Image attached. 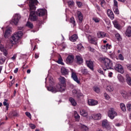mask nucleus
<instances>
[{
	"label": "nucleus",
	"instance_id": "f257e3e1",
	"mask_svg": "<svg viewBox=\"0 0 131 131\" xmlns=\"http://www.w3.org/2000/svg\"><path fill=\"white\" fill-rule=\"evenodd\" d=\"M60 83L57 84L55 86H49L47 88L48 91L56 94V93H62L65 92L66 90V79L64 77L60 76L59 78Z\"/></svg>",
	"mask_w": 131,
	"mask_h": 131
},
{
	"label": "nucleus",
	"instance_id": "f03ea898",
	"mask_svg": "<svg viewBox=\"0 0 131 131\" xmlns=\"http://www.w3.org/2000/svg\"><path fill=\"white\" fill-rule=\"evenodd\" d=\"M22 35H23L22 31H18L14 33L9 40V43L10 47H13V45L18 43V41L20 39V37H21Z\"/></svg>",
	"mask_w": 131,
	"mask_h": 131
},
{
	"label": "nucleus",
	"instance_id": "7ed1b4c3",
	"mask_svg": "<svg viewBox=\"0 0 131 131\" xmlns=\"http://www.w3.org/2000/svg\"><path fill=\"white\" fill-rule=\"evenodd\" d=\"M102 61L104 64L103 70H104V71H106L107 69H112V67H113V63L110 59L102 58Z\"/></svg>",
	"mask_w": 131,
	"mask_h": 131
},
{
	"label": "nucleus",
	"instance_id": "20e7f679",
	"mask_svg": "<svg viewBox=\"0 0 131 131\" xmlns=\"http://www.w3.org/2000/svg\"><path fill=\"white\" fill-rule=\"evenodd\" d=\"M21 19V15L19 14H15L13 16V19L11 20V24L17 25Z\"/></svg>",
	"mask_w": 131,
	"mask_h": 131
},
{
	"label": "nucleus",
	"instance_id": "39448f33",
	"mask_svg": "<svg viewBox=\"0 0 131 131\" xmlns=\"http://www.w3.org/2000/svg\"><path fill=\"white\" fill-rule=\"evenodd\" d=\"M108 116L111 119H114V118L117 116V113H116L114 108H111L108 111Z\"/></svg>",
	"mask_w": 131,
	"mask_h": 131
},
{
	"label": "nucleus",
	"instance_id": "423d86ee",
	"mask_svg": "<svg viewBox=\"0 0 131 131\" xmlns=\"http://www.w3.org/2000/svg\"><path fill=\"white\" fill-rule=\"evenodd\" d=\"M37 5V0H30L29 1V7L30 10L35 11L36 10V6Z\"/></svg>",
	"mask_w": 131,
	"mask_h": 131
},
{
	"label": "nucleus",
	"instance_id": "0eeeda50",
	"mask_svg": "<svg viewBox=\"0 0 131 131\" xmlns=\"http://www.w3.org/2000/svg\"><path fill=\"white\" fill-rule=\"evenodd\" d=\"M71 72L72 78H73L74 81H76L77 83H80V82L78 80V78L77 77V75H76V72H75V71L73 69H71Z\"/></svg>",
	"mask_w": 131,
	"mask_h": 131
},
{
	"label": "nucleus",
	"instance_id": "6e6552de",
	"mask_svg": "<svg viewBox=\"0 0 131 131\" xmlns=\"http://www.w3.org/2000/svg\"><path fill=\"white\" fill-rule=\"evenodd\" d=\"M114 68L115 70L118 72H120V73H123V72H124V71L123 70V67H122V66L119 63H116Z\"/></svg>",
	"mask_w": 131,
	"mask_h": 131
},
{
	"label": "nucleus",
	"instance_id": "1a4fd4ad",
	"mask_svg": "<svg viewBox=\"0 0 131 131\" xmlns=\"http://www.w3.org/2000/svg\"><path fill=\"white\" fill-rule=\"evenodd\" d=\"M47 13V10L43 9H39L36 12V15L39 16V17H42V16H45Z\"/></svg>",
	"mask_w": 131,
	"mask_h": 131
},
{
	"label": "nucleus",
	"instance_id": "9d476101",
	"mask_svg": "<svg viewBox=\"0 0 131 131\" xmlns=\"http://www.w3.org/2000/svg\"><path fill=\"white\" fill-rule=\"evenodd\" d=\"M102 126L106 129H111V126L107 120H103L102 123Z\"/></svg>",
	"mask_w": 131,
	"mask_h": 131
},
{
	"label": "nucleus",
	"instance_id": "9b49d317",
	"mask_svg": "<svg viewBox=\"0 0 131 131\" xmlns=\"http://www.w3.org/2000/svg\"><path fill=\"white\" fill-rule=\"evenodd\" d=\"M29 19L31 21H36L37 20V16H36L35 12L34 11H31Z\"/></svg>",
	"mask_w": 131,
	"mask_h": 131
},
{
	"label": "nucleus",
	"instance_id": "f8f14e48",
	"mask_svg": "<svg viewBox=\"0 0 131 131\" xmlns=\"http://www.w3.org/2000/svg\"><path fill=\"white\" fill-rule=\"evenodd\" d=\"M86 66L91 70L92 71H94V62L92 61V60H86Z\"/></svg>",
	"mask_w": 131,
	"mask_h": 131
},
{
	"label": "nucleus",
	"instance_id": "ddd939ff",
	"mask_svg": "<svg viewBox=\"0 0 131 131\" xmlns=\"http://www.w3.org/2000/svg\"><path fill=\"white\" fill-rule=\"evenodd\" d=\"M67 64H72L73 61H74V56L73 55H68L66 59Z\"/></svg>",
	"mask_w": 131,
	"mask_h": 131
},
{
	"label": "nucleus",
	"instance_id": "4468645a",
	"mask_svg": "<svg viewBox=\"0 0 131 131\" xmlns=\"http://www.w3.org/2000/svg\"><path fill=\"white\" fill-rule=\"evenodd\" d=\"M76 63L78 64V65H81L82 63H83V58L79 55L76 56Z\"/></svg>",
	"mask_w": 131,
	"mask_h": 131
},
{
	"label": "nucleus",
	"instance_id": "2eb2a0df",
	"mask_svg": "<svg viewBox=\"0 0 131 131\" xmlns=\"http://www.w3.org/2000/svg\"><path fill=\"white\" fill-rule=\"evenodd\" d=\"M98 38H104L107 36V34L104 32L99 31L97 34Z\"/></svg>",
	"mask_w": 131,
	"mask_h": 131
},
{
	"label": "nucleus",
	"instance_id": "dca6fc26",
	"mask_svg": "<svg viewBox=\"0 0 131 131\" xmlns=\"http://www.w3.org/2000/svg\"><path fill=\"white\" fill-rule=\"evenodd\" d=\"M88 104L90 106H95V105H98V101L94 99H89Z\"/></svg>",
	"mask_w": 131,
	"mask_h": 131
},
{
	"label": "nucleus",
	"instance_id": "f3484780",
	"mask_svg": "<svg viewBox=\"0 0 131 131\" xmlns=\"http://www.w3.org/2000/svg\"><path fill=\"white\" fill-rule=\"evenodd\" d=\"M92 117L93 119H95V120H100V119L102 118V116L101 114H94L92 115Z\"/></svg>",
	"mask_w": 131,
	"mask_h": 131
},
{
	"label": "nucleus",
	"instance_id": "a211bd4d",
	"mask_svg": "<svg viewBox=\"0 0 131 131\" xmlns=\"http://www.w3.org/2000/svg\"><path fill=\"white\" fill-rule=\"evenodd\" d=\"M125 35L127 37H131V27L128 26L125 32Z\"/></svg>",
	"mask_w": 131,
	"mask_h": 131
},
{
	"label": "nucleus",
	"instance_id": "6ab92c4d",
	"mask_svg": "<svg viewBox=\"0 0 131 131\" xmlns=\"http://www.w3.org/2000/svg\"><path fill=\"white\" fill-rule=\"evenodd\" d=\"M61 72L62 75H68L69 73V71L64 67L61 68Z\"/></svg>",
	"mask_w": 131,
	"mask_h": 131
},
{
	"label": "nucleus",
	"instance_id": "aec40b11",
	"mask_svg": "<svg viewBox=\"0 0 131 131\" xmlns=\"http://www.w3.org/2000/svg\"><path fill=\"white\" fill-rule=\"evenodd\" d=\"M77 16L78 17V20L79 21V23H81L82 22V20L83 19V15H82V13H81V12L78 11L77 12Z\"/></svg>",
	"mask_w": 131,
	"mask_h": 131
},
{
	"label": "nucleus",
	"instance_id": "412c9836",
	"mask_svg": "<svg viewBox=\"0 0 131 131\" xmlns=\"http://www.w3.org/2000/svg\"><path fill=\"white\" fill-rule=\"evenodd\" d=\"M107 13L110 19H111V20H113V19H114V14H113V12H112L111 10L108 9L107 10Z\"/></svg>",
	"mask_w": 131,
	"mask_h": 131
},
{
	"label": "nucleus",
	"instance_id": "4be33fe9",
	"mask_svg": "<svg viewBox=\"0 0 131 131\" xmlns=\"http://www.w3.org/2000/svg\"><path fill=\"white\" fill-rule=\"evenodd\" d=\"M113 24L114 25L115 28H117V29H118L119 30H120V29H121V26H120V25L118 24V21H117V20H114L113 21Z\"/></svg>",
	"mask_w": 131,
	"mask_h": 131
},
{
	"label": "nucleus",
	"instance_id": "5701e85b",
	"mask_svg": "<svg viewBox=\"0 0 131 131\" xmlns=\"http://www.w3.org/2000/svg\"><path fill=\"white\" fill-rule=\"evenodd\" d=\"M88 39L91 43H93V45H97V41H96V40H95V38L92 37V36H89Z\"/></svg>",
	"mask_w": 131,
	"mask_h": 131
},
{
	"label": "nucleus",
	"instance_id": "b1692460",
	"mask_svg": "<svg viewBox=\"0 0 131 131\" xmlns=\"http://www.w3.org/2000/svg\"><path fill=\"white\" fill-rule=\"evenodd\" d=\"M11 32L12 31L11 30V28H8L6 29L5 33L4 34V36L5 38H7V37L10 35Z\"/></svg>",
	"mask_w": 131,
	"mask_h": 131
},
{
	"label": "nucleus",
	"instance_id": "393cba45",
	"mask_svg": "<svg viewBox=\"0 0 131 131\" xmlns=\"http://www.w3.org/2000/svg\"><path fill=\"white\" fill-rule=\"evenodd\" d=\"M126 80L127 82V84L131 86V78L130 76H129V75L126 74Z\"/></svg>",
	"mask_w": 131,
	"mask_h": 131
},
{
	"label": "nucleus",
	"instance_id": "a878e982",
	"mask_svg": "<svg viewBox=\"0 0 131 131\" xmlns=\"http://www.w3.org/2000/svg\"><path fill=\"white\" fill-rule=\"evenodd\" d=\"M69 101L71 103V104L72 105V106H76V104H77L76 103V101L72 97H70L69 98Z\"/></svg>",
	"mask_w": 131,
	"mask_h": 131
},
{
	"label": "nucleus",
	"instance_id": "bb28decb",
	"mask_svg": "<svg viewBox=\"0 0 131 131\" xmlns=\"http://www.w3.org/2000/svg\"><path fill=\"white\" fill-rule=\"evenodd\" d=\"M77 38H78L77 35L74 34L71 36L70 38V40H71V41H76V39H77Z\"/></svg>",
	"mask_w": 131,
	"mask_h": 131
},
{
	"label": "nucleus",
	"instance_id": "cd10ccee",
	"mask_svg": "<svg viewBox=\"0 0 131 131\" xmlns=\"http://www.w3.org/2000/svg\"><path fill=\"white\" fill-rule=\"evenodd\" d=\"M115 37L118 41H121V40H122V37H121V35L118 33L115 34Z\"/></svg>",
	"mask_w": 131,
	"mask_h": 131
},
{
	"label": "nucleus",
	"instance_id": "c85d7f7f",
	"mask_svg": "<svg viewBox=\"0 0 131 131\" xmlns=\"http://www.w3.org/2000/svg\"><path fill=\"white\" fill-rule=\"evenodd\" d=\"M117 77L120 82H124V78L123 76H122V75L119 74Z\"/></svg>",
	"mask_w": 131,
	"mask_h": 131
},
{
	"label": "nucleus",
	"instance_id": "c756f323",
	"mask_svg": "<svg viewBox=\"0 0 131 131\" xmlns=\"http://www.w3.org/2000/svg\"><path fill=\"white\" fill-rule=\"evenodd\" d=\"M80 114L81 115H82V116H83L84 117L88 116V113L84 110H82L80 111Z\"/></svg>",
	"mask_w": 131,
	"mask_h": 131
},
{
	"label": "nucleus",
	"instance_id": "7c9ffc66",
	"mask_svg": "<svg viewBox=\"0 0 131 131\" xmlns=\"http://www.w3.org/2000/svg\"><path fill=\"white\" fill-rule=\"evenodd\" d=\"M121 94L124 98H126V97H127V92L125 90H122L121 91Z\"/></svg>",
	"mask_w": 131,
	"mask_h": 131
},
{
	"label": "nucleus",
	"instance_id": "2f4dec72",
	"mask_svg": "<svg viewBox=\"0 0 131 131\" xmlns=\"http://www.w3.org/2000/svg\"><path fill=\"white\" fill-rule=\"evenodd\" d=\"M74 117L76 120H79L80 119V116L76 111L74 112Z\"/></svg>",
	"mask_w": 131,
	"mask_h": 131
},
{
	"label": "nucleus",
	"instance_id": "473e14b6",
	"mask_svg": "<svg viewBox=\"0 0 131 131\" xmlns=\"http://www.w3.org/2000/svg\"><path fill=\"white\" fill-rule=\"evenodd\" d=\"M106 91L110 92H113V91H114V88H113V86L108 85L106 87Z\"/></svg>",
	"mask_w": 131,
	"mask_h": 131
},
{
	"label": "nucleus",
	"instance_id": "72a5a7b5",
	"mask_svg": "<svg viewBox=\"0 0 131 131\" xmlns=\"http://www.w3.org/2000/svg\"><path fill=\"white\" fill-rule=\"evenodd\" d=\"M70 23H72V24H73V25L74 26H75L76 25V22H75V19H74V17H72L70 19Z\"/></svg>",
	"mask_w": 131,
	"mask_h": 131
},
{
	"label": "nucleus",
	"instance_id": "f704fd0d",
	"mask_svg": "<svg viewBox=\"0 0 131 131\" xmlns=\"http://www.w3.org/2000/svg\"><path fill=\"white\" fill-rule=\"evenodd\" d=\"M120 106L122 111H123V112L126 111V109L125 108V105H124V104L121 103Z\"/></svg>",
	"mask_w": 131,
	"mask_h": 131
},
{
	"label": "nucleus",
	"instance_id": "c9c22d12",
	"mask_svg": "<svg viewBox=\"0 0 131 131\" xmlns=\"http://www.w3.org/2000/svg\"><path fill=\"white\" fill-rule=\"evenodd\" d=\"M85 31L88 33H91V30H90V26L86 25L85 26Z\"/></svg>",
	"mask_w": 131,
	"mask_h": 131
},
{
	"label": "nucleus",
	"instance_id": "e433bc0d",
	"mask_svg": "<svg viewBox=\"0 0 131 131\" xmlns=\"http://www.w3.org/2000/svg\"><path fill=\"white\" fill-rule=\"evenodd\" d=\"M80 127L84 131H89V128L85 125H81Z\"/></svg>",
	"mask_w": 131,
	"mask_h": 131
},
{
	"label": "nucleus",
	"instance_id": "4c0bfd02",
	"mask_svg": "<svg viewBox=\"0 0 131 131\" xmlns=\"http://www.w3.org/2000/svg\"><path fill=\"white\" fill-rule=\"evenodd\" d=\"M26 26L29 28H33V24L30 21H27Z\"/></svg>",
	"mask_w": 131,
	"mask_h": 131
},
{
	"label": "nucleus",
	"instance_id": "58836bf2",
	"mask_svg": "<svg viewBox=\"0 0 131 131\" xmlns=\"http://www.w3.org/2000/svg\"><path fill=\"white\" fill-rule=\"evenodd\" d=\"M113 11L115 14H116L117 15L119 14V10H118V7H114Z\"/></svg>",
	"mask_w": 131,
	"mask_h": 131
},
{
	"label": "nucleus",
	"instance_id": "ea45409f",
	"mask_svg": "<svg viewBox=\"0 0 131 131\" xmlns=\"http://www.w3.org/2000/svg\"><path fill=\"white\" fill-rule=\"evenodd\" d=\"M81 73L84 74V75H86V74H89L88 70L86 69H83L81 70Z\"/></svg>",
	"mask_w": 131,
	"mask_h": 131
},
{
	"label": "nucleus",
	"instance_id": "a19ab883",
	"mask_svg": "<svg viewBox=\"0 0 131 131\" xmlns=\"http://www.w3.org/2000/svg\"><path fill=\"white\" fill-rule=\"evenodd\" d=\"M68 5L71 8V7H73L74 6V2L69 1L68 2Z\"/></svg>",
	"mask_w": 131,
	"mask_h": 131
},
{
	"label": "nucleus",
	"instance_id": "79ce46f5",
	"mask_svg": "<svg viewBox=\"0 0 131 131\" xmlns=\"http://www.w3.org/2000/svg\"><path fill=\"white\" fill-rule=\"evenodd\" d=\"M5 101H4L3 102V105H4V106H6V110H8V109H9V104H8L7 103V101H8L7 99H5Z\"/></svg>",
	"mask_w": 131,
	"mask_h": 131
},
{
	"label": "nucleus",
	"instance_id": "37998d69",
	"mask_svg": "<svg viewBox=\"0 0 131 131\" xmlns=\"http://www.w3.org/2000/svg\"><path fill=\"white\" fill-rule=\"evenodd\" d=\"M94 92H96V93H97V94H99L100 93V88L98 87H94Z\"/></svg>",
	"mask_w": 131,
	"mask_h": 131
},
{
	"label": "nucleus",
	"instance_id": "c03bdc74",
	"mask_svg": "<svg viewBox=\"0 0 131 131\" xmlns=\"http://www.w3.org/2000/svg\"><path fill=\"white\" fill-rule=\"evenodd\" d=\"M93 21H95L96 23H100V18L98 17H94L93 18Z\"/></svg>",
	"mask_w": 131,
	"mask_h": 131
},
{
	"label": "nucleus",
	"instance_id": "a18cd8bd",
	"mask_svg": "<svg viewBox=\"0 0 131 131\" xmlns=\"http://www.w3.org/2000/svg\"><path fill=\"white\" fill-rule=\"evenodd\" d=\"M118 58L121 61H123L124 60V57H123V55H122V54H119Z\"/></svg>",
	"mask_w": 131,
	"mask_h": 131
},
{
	"label": "nucleus",
	"instance_id": "49530a36",
	"mask_svg": "<svg viewBox=\"0 0 131 131\" xmlns=\"http://www.w3.org/2000/svg\"><path fill=\"white\" fill-rule=\"evenodd\" d=\"M106 51H108V50H110L112 48V46L111 45H109V43L106 44Z\"/></svg>",
	"mask_w": 131,
	"mask_h": 131
},
{
	"label": "nucleus",
	"instance_id": "de8ad7c7",
	"mask_svg": "<svg viewBox=\"0 0 131 131\" xmlns=\"http://www.w3.org/2000/svg\"><path fill=\"white\" fill-rule=\"evenodd\" d=\"M101 48H102V49L103 52H107V47H106V45H104V46H102L101 47Z\"/></svg>",
	"mask_w": 131,
	"mask_h": 131
},
{
	"label": "nucleus",
	"instance_id": "09e8293b",
	"mask_svg": "<svg viewBox=\"0 0 131 131\" xmlns=\"http://www.w3.org/2000/svg\"><path fill=\"white\" fill-rule=\"evenodd\" d=\"M104 97L106 100H109V99H110V96H109V95H108V94L106 93H104Z\"/></svg>",
	"mask_w": 131,
	"mask_h": 131
},
{
	"label": "nucleus",
	"instance_id": "8fccbe9b",
	"mask_svg": "<svg viewBox=\"0 0 131 131\" xmlns=\"http://www.w3.org/2000/svg\"><path fill=\"white\" fill-rule=\"evenodd\" d=\"M114 5L115 6L114 8H118V3L116 1V0L114 1Z\"/></svg>",
	"mask_w": 131,
	"mask_h": 131
},
{
	"label": "nucleus",
	"instance_id": "3c124183",
	"mask_svg": "<svg viewBox=\"0 0 131 131\" xmlns=\"http://www.w3.org/2000/svg\"><path fill=\"white\" fill-rule=\"evenodd\" d=\"M126 108L128 111H131V104H127Z\"/></svg>",
	"mask_w": 131,
	"mask_h": 131
},
{
	"label": "nucleus",
	"instance_id": "603ef678",
	"mask_svg": "<svg viewBox=\"0 0 131 131\" xmlns=\"http://www.w3.org/2000/svg\"><path fill=\"white\" fill-rule=\"evenodd\" d=\"M26 115H27L29 118H31V114H30V113L28 112H26Z\"/></svg>",
	"mask_w": 131,
	"mask_h": 131
},
{
	"label": "nucleus",
	"instance_id": "864d4df0",
	"mask_svg": "<svg viewBox=\"0 0 131 131\" xmlns=\"http://www.w3.org/2000/svg\"><path fill=\"white\" fill-rule=\"evenodd\" d=\"M30 126L31 128H32V129H34V128H35V127H36L35 125H34L33 124H30Z\"/></svg>",
	"mask_w": 131,
	"mask_h": 131
},
{
	"label": "nucleus",
	"instance_id": "5fc2aeb1",
	"mask_svg": "<svg viewBox=\"0 0 131 131\" xmlns=\"http://www.w3.org/2000/svg\"><path fill=\"white\" fill-rule=\"evenodd\" d=\"M88 49L89 50H90L91 52H95V49L92 48L91 47H89Z\"/></svg>",
	"mask_w": 131,
	"mask_h": 131
},
{
	"label": "nucleus",
	"instance_id": "6e6d98bb",
	"mask_svg": "<svg viewBox=\"0 0 131 131\" xmlns=\"http://www.w3.org/2000/svg\"><path fill=\"white\" fill-rule=\"evenodd\" d=\"M126 66L127 69H128V70L131 71V64H126Z\"/></svg>",
	"mask_w": 131,
	"mask_h": 131
},
{
	"label": "nucleus",
	"instance_id": "4d7b16f0",
	"mask_svg": "<svg viewBox=\"0 0 131 131\" xmlns=\"http://www.w3.org/2000/svg\"><path fill=\"white\" fill-rule=\"evenodd\" d=\"M57 63H58V64H61V65H63V63H62V59L59 58V59H58V60L57 61Z\"/></svg>",
	"mask_w": 131,
	"mask_h": 131
},
{
	"label": "nucleus",
	"instance_id": "13d9d810",
	"mask_svg": "<svg viewBox=\"0 0 131 131\" xmlns=\"http://www.w3.org/2000/svg\"><path fill=\"white\" fill-rule=\"evenodd\" d=\"M82 48H83V46H82V45L81 44H80L78 45L77 49H78V50H81V49H82Z\"/></svg>",
	"mask_w": 131,
	"mask_h": 131
},
{
	"label": "nucleus",
	"instance_id": "bf43d9fd",
	"mask_svg": "<svg viewBox=\"0 0 131 131\" xmlns=\"http://www.w3.org/2000/svg\"><path fill=\"white\" fill-rule=\"evenodd\" d=\"M98 72H99V73H100V74H102V75H104V72H103V70L99 69L98 70Z\"/></svg>",
	"mask_w": 131,
	"mask_h": 131
},
{
	"label": "nucleus",
	"instance_id": "052dcab7",
	"mask_svg": "<svg viewBox=\"0 0 131 131\" xmlns=\"http://www.w3.org/2000/svg\"><path fill=\"white\" fill-rule=\"evenodd\" d=\"M105 1L104 0L101 1L100 3V5L102 7H103V5H105Z\"/></svg>",
	"mask_w": 131,
	"mask_h": 131
},
{
	"label": "nucleus",
	"instance_id": "680f3d73",
	"mask_svg": "<svg viewBox=\"0 0 131 131\" xmlns=\"http://www.w3.org/2000/svg\"><path fill=\"white\" fill-rule=\"evenodd\" d=\"M115 125L116 126H117L118 127H119V126H121V123H116L115 124Z\"/></svg>",
	"mask_w": 131,
	"mask_h": 131
},
{
	"label": "nucleus",
	"instance_id": "e2e57ef3",
	"mask_svg": "<svg viewBox=\"0 0 131 131\" xmlns=\"http://www.w3.org/2000/svg\"><path fill=\"white\" fill-rule=\"evenodd\" d=\"M112 75H113V73L110 72V73H108L109 77H112Z\"/></svg>",
	"mask_w": 131,
	"mask_h": 131
},
{
	"label": "nucleus",
	"instance_id": "0e129e2a",
	"mask_svg": "<svg viewBox=\"0 0 131 131\" xmlns=\"http://www.w3.org/2000/svg\"><path fill=\"white\" fill-rule=\"evenodd\" d=\"M18 70H19V69L16 68L14 71V73H17V72H18Z\"/></svg>",
	"mask_w": 131,
	"mask_h": 131
},
{
	"label": "nucleus",
	"instance_id": "69168bd1",
	"mask_svg": "<svg viewBox=\"0 0 131 131\" xmlns=\"http://www.w3.org/2000/svg\"><path fill=\"white\" fill-rule=\"evenodd\" d=\"M96 8L98 11H101V9H100V6L98 5H96Z\"/></svg>",
	"mask_w": 131,
	"mask_h": 131
},
{
	"label": "nucleus",
	"instance_id": "338daca9",
	"mask_svg": "<svg viewBox=\"0 0 131 131\" xmlns=\"http://www.w3.org/2000/svg\"><path fill=\"white\" fill-rule=\"evenodd\" d=\"M104 21L107 24H108V23L110 22V20L108 19H104Z\"/></svg>",
	"mask_w": 131,
	"mask_h": 131
},
{
	"label": "nucleus",
	"instance_id": "774afa93",
	"mask_svg": "<svg viewBox=\"0 0 131 131\" xmlns=\"http://www.w3.org/2000/svg\"><path fill=\"white\" fill-rule=\"evenodd\" d=\"M39 57V56H38V55H37L36 54H35V59H37Z\"/></svg>",
	"mask_w": 131,
	"mask_h": 131
}]
</instances>
